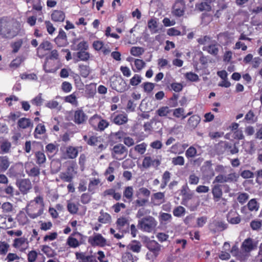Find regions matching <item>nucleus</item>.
<instances>
[{
  "label": "nucleus",
  "mask_w": 262,
  "mask_h": 262,
  "mask_svg": "<svg viewBox=\"0 0 262 262\" xmlns=\"http://www.w3.org/2000/svg\"><path fill=\"white\" fill-rule=\"evenodd\" d=\"M18 34L14 23L7 17H0V36L5 39H12Z\"/></svg>",
  "instance_id": "nucleus-1"
},
{
  "label": "nucleus",
  "mask_w": 262,
  "mask_h": 262,
  "mask_svg": "<svg viewBox=\"0 0 262 262\" xmlns=\"http://www.w3.org/2000/svg\"><path fill=\"white\" fill-rule=\"evenodd\" d=\"M89 123L94 130L100 132H103L110 125L109 121L97 114L90 118Z\"/></svg>",
  "instance_id": "nucleus-2"
},
{
  "label": "nucleus",
  "mask_w": 262,
  "mask_h": 262,
  "mask_svg": "<svg viewBox=\"0 0 262 262\" xmlns=\"http://www.w3.org/2000/svg\"><path fill=\"white\" fill-rule=\"evenodd\" d=\"M150 193V191L147 188H140L136 193V196L138 199L134 202L135 208L145 206L148 202V198Z\"/></svg>",
  "instance_id": "nucleus-3"
},
{
  "label": "nucleus",
  "mask_w": 262,
  "mask_h": 262,
  "mask_svg": "<svg viewBox=\"0 0 262 262\" xmlns=\"http://www.w3.org/2000/svg\"><path fill=\"white\" fill-rule=\"evenodd\" d=\"M146 247L149 251L146 253V259L154 261L159 255L162 246L155 240H150L146 243Z\"/></svg>",
  "instance_id": "nucleus-4"
},
{
  "label": "nucleus",
  "mask_w": 262,
  "mask_h": 262,
  "mask_svg": "<svg viewBox=\"0 0 262 262\" xmlns=\"http://www.w3.org/2000/svg\"><path fill=\"white\" fill-rule=\"evenodd\" d=\"M157 225V222L151 216H147L138 222L139 228L144 232H151L155 230Z\"/></svg>",
  "instance_id": "nucleus-5"
},
{
  "label": "nucleus",
  "mask_w": 262,
  "mask_h": 262,
  "mask_svg": "<svg viewBox=\"0 0 262 262\" xmlns=\"http://www.w3.org/2000/svg\"><path fill=\"white\" fill-rule=\"evenodd\" d=\"M26 212L30 218L34 219L43 213V208L37 204L35 205L34 201H30L26 207Z\"/></svg>",
  "instance_id": "nucleus-6"
},
{
  "label": "nucleus",
  "mask_w": 262,
  "mask_h": 262,
  "mask_svg": "<svg viewBox=\"0 0 262 262\" xmlns=\"http://www.w3.org/2000/svg\"><path fill=\"white\" fill-rule=\"evenodd\" d=\"M111 86L112 89L120 93L124 92L129 88L125 81L121 77H115L111 81Z\"/></svg>",
  "instance_id": "nucleus-7"
},
{
  "label": "nucleus",
  "mask_w": 262,
  "mask_h": 262,
  "mask_svg": "<svg viewBox=\"0 0 262 262\" xmlns=\"http://www.w3.org/2000/svg\"><path fill=\"white\" fill-rule=\"evenodd\" d=\"M112 154L114 158L121 160L127 156V149L123 144H118L113 147Z\"/></svg>",
  "instance_id": "nucleus-8"
},
{
  "label": "nucleus",
  "mask_w": 262,
  "mask_h": 262,
  "mask_svg": "<svg viewBox=\"0 0 262 262\" xmlns=\"http://www.w3.org/2000/svg\"><path fill=\"white\" fill-rule=\"evenodd\" d=\"M16 185L23 194H27L32 188V185L29 179H23L19 180L16 182Z\"/></svg>",
  "instance_id": "nucleus-9"
},
{
  "label": "nucleus",
  "mask_w": 262,
  "mask_h": 262,
  "mask_svg": "<svg viewBox=\"0 0 262 262\" xmlns=\"http://www.w3.org/2000/svg\"><path fill=\"white\" fill-rule=\"evenodd\" d=\"M110 119L113 123L117 125H124L128 120L127 115L125 113L115 114V113H114L111 114Z\"/></svg>",
  "instance_id": "nucleus-10"
},
{
  "label": "nucleus",
  "mask_w": 262,
  "mask_h": 262,
  "mask_svg": "<svg viewBox=\"0 0 262 262\" xmlns=\"http://www.w3.org/2000/svg\"><path fill=\"white\" fill-rule=\"evenodd\" d=\"M101 140V139L100 137H98L94 135L91 136L89 138L88 144L92 146H97L98 147L96 150L98 152H101L106 148V146L102 143Z\"/></svg>",
  "instance_id": "nucleus-11"
},
{
  "label": "nucleus",
  "mask_w": 262,
  "mask_h": 262,
  "mask_svg": "<svg viewBox=\"0 0 262 262\" xmlns=\"http://www.w3.org/2000/svg\"><path fill=\"white\" fill-rule=\"evenodd\" d=\"M75 254L76 259L79 262H98L94 255H88L86 252H76Z\"/></svg>",
  "instance_id": "nucleus-12"
},
{
  "label": "nucleus",
  "mask_w": 262,
  "mask_h": 262,
  "mask_svg": "<svg viewBox=\"0 0 262 262\" xmlns=\"http://www.w3.org/2000/svg\"><path fill=\"white\" fill-rule=\"evenodd\" d=\"M87 120V116L81 108H78L74 111L73 115V121L77 124L84 123Z\"/></svg>",
  "instance_id": "nucleus-13"
},
{
  "label": "nucleus",
  "mask_w": 262,
  "mask_h": 262,
  "mask_svg": "<svg viewBox=\"0 0 262 262\" xmlns=\"http://www.w3.org/2000/svg\"><path fill=\"white\" fill-rule=\"evenodd\" d=\"M161 164L160 161L157 159L152 158L150 156H146L143 159L142 166L145 168L152 166L157 168Z\"/></svg>",
  "instance_id": "nucleus-14"
},
{
  "label": "nucleus",
  "mask_w": 262,
  "mask_h": 262,
  "mask_svg": "<svg viewBox=\"0 0 262 262\" xmlns=\"http://www.w3.org/2000/svg\"><path fill=\"white\" fill-rule=\"evenodd\" d=\"M88 242L92 246H104L106 241L101 234L98 233L93 237H90Z\"/></svg>",
  "instance_id": "nucleus-15"
},
{
  "label": "nucleus",
  "mask_w": 262,
  "mask_h": 262,
  "mask_svg": "<svg viewBox=\"0 0 262 262\" xmlns=\"http://www.w3.org/2000/svg\"><path fill=\"white\" fill-rule=\"evenodd\" d=\"M54 41L58 47H64L67 45V36L62 29L59 30L57 36L54 39Z\"/></svg>",
  "instance_id": "nucleus-16"
},
{
  "label": "nucleus",
  "mask_w": 262,
  "mask_h": 262,
  "mask_svg": "<svg viewBox=\"0 0 262 262\" xmlns=\"http://www.w3.org/2000/svg\"><path fill=\"white\" fill-rule=\"evenodd\" d=\"M211 191L214 201L215 202H219L223 195L222 185L220 184L214 185L212 187Z\"/></svg>",
  "instance_id": "nucleus-17"
},
{
  "label": "nucleus",
  "mask_w": 262,
  "mask_h": 262,
  "mask_svg": "<svg viewBox=\"0 0 262 262\" xmlns=\"http://www.w3.org/2000/svg\"><path fill=\"white\" fill-rule=\"evenodd\" d=\"M81 148L82 147H74L72 146H69L66 148L65 155L66 158L74 159H75L78 155V149Z\"/></svg>",
  "instance_id": "nucleus-18"
},
{
  "label": "nucleus",
  "mask_w": 262,
  "mask_h": 262,
  "mask_svg": "<svg viewBox=\"0 0 262 262\" xmlns=\"http://www.w3.org/2000/svg\"><path fill=\"white\" fill-rule=\"evenodd\" d=\"M189 191L190 190L187 185L182 187L181 189V193L183 196L182 204L184 205H186V202L193 197V193Z\"/></svg>",
  "instance_id": "nucleus-19"
},
{
  "label": "nucleus",
  "mask_w": 262,
  "mask_h": 262,
  "mask_svg": "<svg viewBox=\"0 0 262 262\" xmlns=\"http://www.w3.org/2000/svg\"><path fill=\"white\" fill-rule=\"evenodd\" d=\"M65 17L66 15L64 12L61 10H54L51 15V19L54 22H63Z\"/></svg>",
  "instance_id": "nucleus-20"
},
{
  "label": "nucleus",
  "mask_w": 262,
  "mask_h": 262,
  "mask_svg": "<svg viewBox=\"0 0 262 262\" xmlns=\"http://www.w3.org/2000/svg\"><path fill=\"white\" fill-rule=\"evenodd\" d=\"M84 239H80L75 237L69 236L67 239V245L70 248H76L82 245L84 242Z\"/></svg>",
  "instance_id": "nucleus-21"
},
{
  "label": "nucleus",
  "mask_w": 262,
  "mask_h": 262,
  "mask_svg": "<svg viewBox=\"0 0 262 262\" xmlns=\"http://www.w3.org/2000/svg\"><path fill=\"white\" fill-rule=\"evenodd\" d=\"M126 249L133 252L138 253L141 251V244L139 241L133 240L126 246Z\"/></svg>",
  "instance_id": "nucleus-22"
},
{
  "label": "nucleus",
  "mask_w": 262,
  "mask_h": 262,
  "mask_svg": "<svg viewBox=\"0 0 262 262\" xmlns=\"http://www.w3.org/2000/svg\"><path fill=\"white\" fill-rule=\"evenodd\" d=\"M253 240L251 238H248L243 242L241 248L246 252H249L254 249Z\"/></svg>",
  "instance_id": "nucleus-23"
},
{
  "label": "nucleus",
  "mask_w": 262,
  "mask_h": 262,
  "mask_svg": "<svg viewBox=\"0 0 262 262\" xmlns=\"http://www.w3.org/2000/svg\"><path fill=\"white\" fill-rule=\"evenodd\" d=\"M10 164V162L7 156H0V173L6 171Z\"/></svg>",
  "instance_id": "nucleus-24"
},
{
  "label": "nucleus",
  "mask_w": 262,
  "mask_h": 262,
  "mask_svg": "<svg viewBox=\"0 0 262 262\" xmlns=\"http://www.w3.org/2000/svg\"><path fill=\"white\" fill-rule=\"evenodd\" d=\"M43 68L47 73H54L58 69L55 65V62L49 59H47L46 62L43 65Z\"/></svg>",
  "instance_id": "nucleus-25"
},
{
  "label": "nucleus",
  "mask_w": 262,
  "mask_h": 262,
  "mask_svg": "<svg viewBox=\"0 0 262 262\" xmlns=\"http://www.w3.org/2000/svg\"><path fill=\"white\" fill-rule=\"evenodd\" d=\"M165 195L164 192H159L154 193L151 197V201L155 205H160L165 202Z\"/></svg>",
  "instance_id": "nucleus-26"
},
{
  "label": "nucleus",
  "mask_w": 262,
  "mask_h": 262,
  "mask_svg": "<svg viewBox=\"0 0 262 262\" xmlns=\"http://www.w3.org/2000/svg\"><path fill=\"white\" fill-rule=\"evenodd\" d=\"M227 145L226 141H221L214 145V151L218 155H221L226 153Z\"/></svg>",
  "instance_id": "nucleus-27"
},
{
  "label": "nucleus",
  "mask_w": 262,
  "mask_h": 262,
  "mask_svg": "<svg viewBox=\"0 0 262 262\" xmlns=\"http://www.w3.org/2000/svg\"><path fill=\"white\" fill-rule=\"evenodd\" d=\"M16 220L19 225L24 226L29 222L27 215L24 211H20L16 216Z\"/></svg>",
  "instance_id": "nucleus-28"
},
{
  "label": "nucleus",
  "mask_w": 262,
  "mask_h": 262,
  "mask_svg": "<svg viewBox=\"0 0 262 262\" xmlns=\"http://www.w3.org/2000/svg\"><path fill=\"white\" fill-rule=\"evenodd\" d=\"M11 143L8 140L0 142V150L2 154H8L10 151Z\"/></svg>",
  "instance_id": "nucleus-29"
},
{
  "label": "nucleus",
  "mask_w": 262,
  "mask_h": 262,
  "mask_svg": "<svg viewBox=\"0 0 262 262\" xmlns=\"http://www.w3.org/2000/svg\"><path fill=\"white\" fill-rule=\"evenodd\" d=\"M133 193L134 189L132 186H127L125 187L123 192L124 201L125 202V199H126L128 202H131L133 200Z\"/></svg>",
  "instance_id": "nucleus-30"
},
{
  "label": "nucleus",
  "mask_w": 262,
  "mask_h": 262,
  "mask_svg": "<svg viewBox=\"0 0 262 262\" xmlns=\"http://www.w3.org/2000/svg\"><path fill=\"white\" fill-rule=\"evenodd\" d=\"M32 125L33 124L29 118H21L17 122L18 127L21 129H26Z\"/></svg>",
  "instance_id": "nucleus-31"
},
{
  "label": "nucleus",
  "mask_w": 262,
  "mask_h": 262,
  "mask_svg": "<svg viewBox=\"0 0 262 262\" xmlns=\"http://www.w3.org/2000/svg\"><path fill=\"white\" fill-rule=\"evenodd\" d=\"M201 118L199 116L194 115L191 116L188 120V125L189 127L194 129L199 124Z\"/></svg>",
  "instance_id": "nucleus-32"
},
{
  "label": "nucleus",
  "mask_w": 262,
  "mask_h": 262,
  "mask_svg": "<svg viewBox=\"0 0 262 262\" xmlns=\"http://www.w3.org/2000/svg\"><path fill=\"white\" fill-rule=\"evenodd\" d=\"M80 204L69 201L67 204V210L72 214H77L79 210Z\"/></svg>",
  "instance_id": "nucleus-33"
},
{
  "label": "nucleus",
  "mask_w": 262,
  "mask_h": 262,
  "mask_svg": "<svg viewBox=\"0 0 262 262\" xmlns=\"http://www.w3.org/2000/svg\"><path fill=\"white\" fill-rule=\"evenodd\" d=\"M226 144L227 145L226 153L228 155H234L238 152L239 150L235 143L232 144L226 141Z\"/></svg>",
  "instance_id": "nucleus-34"
},
{
  "label": "nucleus",
  "mask_w": 262,
  "mask_h": 262,
  "mask_svg": "<svg viewBox=\"0 0 262 262\" xmlns=\"http://www.w3.org/2000/svg\"><path fill=\"white\" fill-rule=\"evenodd\" d=\"M52 48V43L48 40H43L37 49V53L41 52V50L49 51Z\"/></svg>",
  "instance_id": "nucleus-35"
},
{
  "label": "nucleus",
  "mask_w": 262,
  "mask_h": 262,
  "mask_svg": "<svg viewBox=\"0 0 262 262\" xmlns=\"http://www.w3.org/2000/svg\"><path fill=\"white\" fill-rule=\"evenodd\" d=\"M78 69L80 75L83 78L88 77L90 73L91 70L89 66L83 64H79L78 66Z\"/></svg>",
  "instance_id": "nucleus-36"
},
{
  "label": "nucleus",
  "mask_w": 262,
  "mask_h": 262,
  "mask_svg": "<svg viewBox=\"0 0 262 262\" xmlns=\"http://www.w3.org/2000/svg\"><path fill=\"white\" fill-rule=\"evenodd\" d=\"M35 158L36 163L39 165L45 163L46 161V156L42 151H36L35 153Z\"/></svg>",
  "instance_id": "nucleus-37"
},
{
  "label": "nucleus",
  "mask_w": 262,
  "mask_h": 262,
  "mask_svg": "<svg viewBox=\"0 0 262 262\" xmlns=\"http://www.w3.org/2000/svg\"><path fill=\"white\" fill-rule=\"evenodd\" d=\"M64 101L69 103L75 106H77L78 105V102L77 101V98L75 93H73L71 95L65 97Z\"/></svg>",
  "instance_id": "nucleus-38"
},
{
  "label": "nucleus",
  "mask_w": 262,
  "mask_h": 262,
  "mask_svg": "<svg viewBox=\"0 0 262 262\" xmlns=\"http://www.w3.org/2000/svg\"><path fill=\"white\" fill-rule=\"evenodd\" d=\"M170 177L171 173L169 171L166 170L163 173L162 178V183L160 185V188L161 189H164L166 187L167 183L170 179Z\"/></svg>",
  "instance_id": "nucleus-39"
},
{
  "label": "nucleus",
  "mask_w": 262,
  "mask_h": 262,
  "mask_svg": "<svg viewBox=\"0 0 262 262\" xmlns=\"http://www.w3.org/2000/svg\"><path fill=\"white\" fill-rule=\"evenodd\" d=\"M46 132V129L45 125L43 123H39L35 127L34 136L35 138H38V135H43Z\"/></svg>",
  "instance_id": "nucleus-40"
},
{
  "label": "nucleus",
  "mask_w": 262,
  "mask_h": 262,
  "mask_svg": "<svg viewBox=\"0 0 262 262\" xmlns=\"http://www.w3.org/2000/svg\"><path fill=\"white\" fill-rule=\"evenodd\" d=\"M100 215L98 217L99 222L102 224H106L110 222L111 220V216L107 212H103L102 210H101L100 212Z\"/></svg>",
  "instance_id": "nucleus-41"
},
{
  "label": "nucleus",
  "mask_w": 262,
  "mask_h": 262,
  "mask_svg": "<svg viewBox=\"0 0 262 262\" xmlns=\"http://www.w3.org/2000/svg\"><path fill=\"white\" fill-rule=\"evenodd\" d=\"M169 151L172 154H181L184 152V149H181L180 143L177 142L171 146Z\"/></svg>",
  "instance_id": "nucleus-42"
},
{
  "label": "nucleus",
  "mask_w": 262,
  "mask_h": 262,
  "mask_svg": "<svg viewBox=\"0 0 262 262\" xmlns=\"http://www.w3.org/2000/svg\"><path fill=\"white\" fill-rule=\"evenodd\" d=\"M59 177V178L63 182L69 183L72 182L74 178L73 173H69L67 171L61 172Z\"/></svg>",
  "instance_id": "nucleus-43"
},
{
  "label": "nucleus",
  "mask_w": 262,
  "mask_h": 262,
  "mask_svg": "<svg viewBox=\"0 0 262 262\" xmlns=\"http://www.w3.org/2000/svg\"><path fill=\"white\" fill-rule=\"evenodd\" d=\"M208 3L206 2L197 4L195 5V8L200 11H210L211 10V7Z\"/></svg>",
  "instance_id": "nucleus-44"
},
{
  "label": "nucleus",
  "mask_w": 262,
  "mask_h": 262,
  "mask_svg": "<svg viewBox=\"0 0 262 262\" xmlns=\"http://www.w3.org/2000/svg\"><path fill=\"white\" fill-rule=\"evenodd\" d=\"M27 241V239L25 237L16 238L13 241V247L15 248H20L22 247L25 243L28 244Z\"/></svg>",
  "instance_id": "nucleus-45"
},
{
  "label": "nucleus",
  "mask_w": 262,
  "mask_h": 262,
  "mask_svg": "<svg viewBox=\"0 0 262 262\" xmlns=\"http://www.w3.org/2000/svg\"><path fill=\"white\" fill-rule=\"evenodd\" d=\"M171 112V110L168 106H162L158 109L156 113L160 117H166Z\"/></svg>",
  "instance_id": "nucleus-46"
},
{
  "label": "nucleus",
  "mask_w": 262,
  "mask_h": 262,
  "mask_svg": "<svg viewBox=\"0 0 262 262\" xmlns=\"http://www.w3.org/2000/svg\"><path fill=\"white\" fill-rule=\"evenodd\" d=\"M116 225L117 228L119 230H121L125 225H127L128 227L129 223L126 218L124 217H120L117 219L116 221Z\"/></svg>",
  "instance_id": "nucleus-47"
},
{
  "label": "nucleus",
  "mask_w": 262,
  "mask_h": 262,
  "mask_svg": "<svg viewBox=\"0 0 262 262\" xmlns=\"http://www.w3.org/2000/svg\"><path fill=\"white\" fill-rule=\"evenodd\" d=\"M77 57L79 58V60L86 61L90 58V54L85 51H78L77 53Z\"/></svg>",
  "instance_id": "nucleus-48"
},
{
  "label": "nucleus",
  "mask_w": 262,
  "mask_h": 262,
  "mask_svg": "<svg viewBox=\"0 0 262 262\" xmlns=\"http://www.w3.org/2000/svg\"><path fill=\"white\" fill-rule=\"evenodd\" d=\"M185 78L187 80L191 82H197L199 80V76L192 72L185 73Z\"/></svg>",
  "instance_id": "nucleus-49"
},
{
  "label": "nucleus",
  "mask_w": 262,
  "mask_h": 262,
  "mask_svg": "<svg viewBox=\"0 0 262 262\" xmlns=\"http://www.w3.org/2000/svg\"><path fill=\"white\" fill-rule=\"evenodd\" d=\"M203 50L204 51L206 50L209 53L214 56L217 55L219 52V49L217 45L215 44L208 46L206 49H205V47H204Z\"/></svg>",
  "instance_id": "nucleus-50"
},
{
  "label": "nucleus",
  "mask_w": 262,
  "mask_h": 262,
  "mask_svg": "<svg viewBox=\"0 0 262 262\" xmlns=\"http://www.w3.org/2000/svg\"><path fill=\"white\" fill-rule=\"evenodd\" d=\"M247 207L250 211H257L259 208V205L256 199H253L249 201L247 204Z\"/></svg>",
  "instance_id": "nucleus-51"
},
{
  "label": "nucleus",
  "mask_w": 262,
  "mask_h": 262,
  "mask_svg": "<svg viewBox=\"0 0 262 262\" xmlns=\"http://www.w3.org/2000/svg\"><path fill=\"white\" fill-rule=\"evenodd\" d=\"M244 120L249 123H253L256 121L255 114L252 110H250L245 115Z\"/></svg>",
  "instance_id": "nucleus-52"
},
{
  "label": "nucleus",
  "mask_w": 262,
  "mask_h": 262,
  "mask_svg": "<svg viewBox=\"0 0 262 262\" xmlns=\"http://www.w3.org/2000/svg\"><path fill=\"white\" fill-rule=\"evenodd\" d=\"M142 80L141 76L139 74H135L130 79L129 84L132 86H136L140 84Z\"/></svg>",
  "instance_id": "nucleus-53"
},
{
  "label": "nucleus",
  "mask_w": 262,
  "mask_h": 262,
  "mask_svg": "<svg viewBox=\"0 0 262 262\" xmlns=\"http://www.w3.org/2000/svg\"><path fill=\"white\" fill-rule=\"evenodd\" d=\"M130 54L136 57H139L140 55H141L143 52L144 50L142 48L139 47H133L130 49Z\"/></svg>",
  "instance_id": "nucleus-54"
},
{
  "label": "nucleus",
  "mask_w": 262,
  "mask_h": 262,
  "mask_svg": "<svg viewBox=\"0 0 262 262\" xmlns=\"http://www.w3.org/2000/svg\"><path fill=\"white\" fill-rule=\"evenodd\" d=\"M26 172L29 177H35L40 174V169L35 166L31 168L29 170H26Z\"/></svg>",
  "instance_id": "nucleus-55"
},
{
  "label": "nucleus",
  "mask_w": 262,
  "mask_h": 262,
  "mask_svg": "<svg viewBox=\"0 0 262 262\" xmlns=\"http://www.w3.org/2000/svg\"><path fill=\"white\" fill-rule=\"evenodd\" d=\"M125 133L122 130H119L117 132L111 133V136L113 139L116 140V142L121 141L122 139H124Z\"/></svg>",
  "instance_id": "nucleus-56"
},
{
  "label": "nucleus",
  "mask_w": 262,
  "mask_h": 262,
  "mask_svg": "<svg viewBox=\"0 0 262 262\" xmlns=\"http://www.w3.org/2000/svg\"><path fill=\"white\" fill-rule=\"evenodd\" d=\"M197 154L196 149L192 146L189 147L186 151L185 156L188 158L195 157Z\"/></svg>",
  "instance_id": "nucleus-57"
},
{
  "label": "nucleus",
  "mask_w": 262,
  "mask_h": 262,
  "mask_svg": "<svg viewBox=\"0 0 262 262\" xmlns=\"http://www.w3.org/2000/svg\"><path fill=\"white\" fill-rule=\"evenodd\" d=\"M185 213V209L181 206L176 207L173 210V214L176 217H181Z\"/></svg>",
  "instance_id": "nucleus-58"
},
{
  "label": "nucleus",
  "mask_w": 262,
  "mask_h": 262,
  "mask_svg": "<svg viewBox=\"0 0 262 262\" xmlns=\"http://www.w3.org/2000/svg\"><path fill=\"white\" fill-rule=\"evenodd\" d=\"M155 86V84L150 82H145L142 84L143 90L146 93H150L154 90Z\"/></svg>",
  "instance_id": "nucleus-59"
},
{
  "label": "nucleus",
  "mask_w": 262,
  "mask_h": 262,
  "mask_svg": "<svg viewBox=\"0 0 262 262\" xmlns=\"http://www.w3.org/2000/svg\"><path fill=\"white\" fill-rule=\"evenodd\" d=\"M43 99L42 98V94L39 93L31 101V103L35 106H38L42 105Z\"/></svg>",
  "instance_id": "nucleus-60"
},
{
  "label": "nucleus",
  "mask_w": 262,
  "mask_h": 262,
  "mask_svg": "<svg viewBox=\"0 0 262 262\" xmlns=\"http://www.w3.org/2000/svg\"><path fill=\"white\" fill-rule=\"evenodd\" d=\"M171 163L173 165L183 166L185 163V160L183 157L179 156L172 158Z\"/></svg>",
  "instance_id": "nucleus-61"
},
{
  "label": "nucleus",
  "mask_w": 262,
  "mask_h": 262,
  "mask_svg": "<svg viewBox=\"0 0 262 262\" xmlns=\"http://www.w3.org/2000/svg\"><path fill=\"white\" fill-rule=\"evenodd\" d=\"M232 212L229 213L227 215V220L228 222L231 224H237L240 223L241 221V217L239 215L236 216H231Z\"/></svg>",
  "instance_id": "nucleus-62"
},
{
  "label": "nucleus",
  "mask_w": 262,
  "mask_h": 262,
  "mask_svg": "<svg viewBox=\"0 0 262 262\" xmlns=\"http://www.w3.org/2000/svg\"><path fill=\"white\" fill-rule=\"evenodd\" d=\"M45 148L48 155H52L58 149V146L53 143H49L46 146Z\"/></svg>",
  "instance_id": "nucleus-63"
},
{
  "label": "nucleus",
  "mask_w": 262,
  "mask_h": 262,
  "mask_svg": "<svg viewBox=\"0 0 262 262\" xmlns=\"http://www.w3.org/2000/svg\"><path fill=\"white\" fill-rule=\"evenodd\" d=\"M122 262H134L133 254L128 251L125 252L122 257Z\"/></svg>",
  "instance_id": "nucleus-64"
}]
</instances>
